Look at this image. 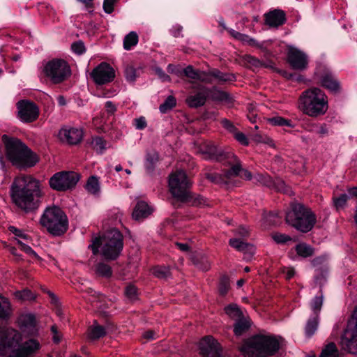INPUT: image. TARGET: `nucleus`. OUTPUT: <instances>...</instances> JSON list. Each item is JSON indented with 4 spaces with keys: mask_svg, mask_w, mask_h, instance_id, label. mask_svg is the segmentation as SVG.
Instances as JSON below:
<instances>
[{
    "mask_svg": "<svg viewBox=\"0 0 357 357\" xmlns=\"http://www.w3.org/2000/svg\"><path fill=\"white\" fill-rule=\"evenodd\" d=\"M230 288V282L229 279L227 275H222L220 278L219 286H218V291L219 293L222 296H225L227 294L229 289Z\"/></svg>",
    "mask_w": 357,
    "mask_h": 357,
    "instance_id": "37998d69",
    "label": "nucleus"
},
{
    "mask_svg": "<svg viewBox=\"0 0 357 357\" xmlns=\"http://www.w3.org/2000/svg\"><path fill=\"white\" fill-rule=\"evenodd\" d=\"M255 178L257 181H259L262 185L266 186H271L272 181L268 176L264 174H257L255 176Z\"/></svg>",
    "mask_w": 357,
    "mask_h": 357,
    "instance_id": "680f3d73",
    "label": "nucleus"
},
{
    "mask_svg": "<svg viewBox=\"0 0 357 357\" xmlns=\"http://www.w3.org/2000/svg\"><path fill=\"white\" fill-rule=\"evenodd\" d=\"M17 116L24 123L35 121L39 116V108L36 103L28 100H21L17 103Z\"/></svg>",
    "mask_w": 357,
    "mask_h": 357,
    "instance_id": "4468645a",
    "label": "nucleus"
},
{
    "mask_svg": "<svg viewBox=\"0 0 357 357\" xmlns=\"http://www.w3.org/2000/svg\"><path fill=\"white\" fill-rule=\"evenodd\" d=\"M125 294L128 299L131 301L135 300L137 296V288L132 284L127 286L125 289Z\"/></svg>",
    "mask_w": 357,
    "mask_h": 357,
    "instance_id": "13d9d810",
    "label": "nucleus"
},
{
    "mask_svg": "<svg viewBox=\"0 0 357 357\" xmlns=\"http://www.w3.org/2000/svg\"><path fill=\"white\" fill-rule=\"evenodd\" d=\"M123 247V236L114 228L105 231L101 237L95 238L93 244L89 246L93 255H97L100 248L101 255L107 260L116 259L120 255Z\"/></svg>",
    "mask_w": 357,
    "mask_h": 357,
    "instance_id": "7ed1b4c3",
    "label": "nucleus"
},
{
    "mask_svg": "<svg viewBox=\"0 0 357 357\" xmlns=\"http://www.w3.org/2000/svg\"><path fill=\"white\" fill-rule=\"evenodd\" d=\"M96 272L104 277H110L112 273L111 267L105 263H98L97 264Z\"/></svg>",
    "mask_w": 357,
    "mask_h": 357,
    "instance_id": "a18cd8bd",
    "label": "nucleus"
},
{
    "mask_svg": "<svg viewBox=\"0 0 357 357\" xmlns=\"http://www.w3.org/2000/svg\"><path fill=\"white\" fill-rule=\"evenodd\" d=\"M135 126L138 130H143L147 126V123L144 116L135 119Z\"/></svg>",
    "mask_w": 357,
    "mask_h": 357,
    "instance_id": "0e129e2a",
    "label": "nucleus"
},
{
    "mask_svg": "<svg viewBox=\"0 0 357 357\" xmlns=\"http://www.w3.org/2000/svg\"><path fill=\"white\" fill-rule=\"evenodd\" d=\"M339 352L333 342L328 344L323 349L320 357H338Z\"/></svg>",
    "mask_w": 357,
    "mask_h": 357,
    "instance_id": "4c0bfd02",
    "label": "nucleus"
},
{
    "mask_svg": "<svg viewBox=\"0 0 357 357\" xmlns=\"http://www.w3.org/2000/svg\"><path fill=\"white\" fill-rule=\"evenodd\" d=\"M182 70L173 64H169L167 66V71L169 73L174 74L178 77H182Z\"/></svg>",
    "mask_w": 357,
    "mask_h": 357,
    "instance_id": "69168bd1",
    "label": "nucleus"
},
{
    "mask_svg": "<svg viewBox=\"0 0 357 357\" xmlns=\"http://www.w3.org/2000/svg\"><path fill=\"white\" fill-rule=\"evenodd\" d=\"M275 188L280 192L291 195L292 194L291 188L286 185L284 181L280 178H276L274 181Z\"/></svg>",
    "mask_w": 357,
    "mask_h": 357,
    "instance_id": "49530a36",
    "label": "nucleus"
},
{
    "mask_svg": "<svg viewBox=\"0 0 357 357\" xmlns=\"http://www.w3.org/2000/svg\"><path fill=\"white\" fill-rule=\"evenodd\" d=\"M43 72L45 76L54 84H59L71 75L69 63L62 59H53L46 63Z\"/></svg>",
    "mask_w": 357,
    "mask_h": 357,
    "instance_id": "1a4fd4ad",
    "label": "nucleus"
},
{
    "mask_svg": "<svg viewBox=\"0 0 357 357\" xmlns=\"http://www.w3.org/2000/svg\"><path fill=\"white\" fill-rule=\"evenodd\" d=\"M4 144L6 156H36V154L17 137L8 135L1 136Z\"/></svg>",
    "mask_w": 357,
    "mask_h": 357,
    "instance_id": "f8f14e48",
    "label": "nucleus"
},
{
    "mask_svg": "<svg viewBox=\"0 0 357 357\" xmlns=\"http://www.w3.org/2000/svg\"><path fill=\"white\" fill-rule=\"evenodd\" d=\"M323 305V296H315L311 303V308L314 316L319 317V313Z\"/></svg>",
    "mask_w": 357,
    "mask_h": 357,
    "instance_id": "c03bdc74",
    "label": "nucleus"
},
{
    "mask_svg": "<svg viewBox=\"0 0 357 357\" xmlns=\"http://www.w3.org/2000/svg\"><path fill=\"white\" fill-rule=\"evenodd\" d=\"M79 180V174L73 171H61L53 174L48 183L52 190L66 192L75 188Z\"/></svg>",
    "mask_w": 357,
    "mask_h": 357,
    "instance_id": "9d476101",
    "label": "nucleus"
},
{
    "mask_svg": "<svg viewBox=\"0 0 357 357\" xmlns=\"http://www.w3.org/2000/svg\"><path fill=\"white\" fill-rule=\"evenodd\" d=\"M12 312L10 303L5 297H0V321L8 319ZM20 334L11 328L0 327V356L9 357H32L39 350L40 343L33 339L20 343Z\"/></svg>",
    "mask_w": 357,
    "mask_h": 357,
    "instance_id": "f257e3e1",
    "label": "nucleus"
},
{
    "mask_svg": "<svg viewBox=\"0 0 357 357\" xmlns=\"http://www.w3.org/2000/svg\"><path fill=\"white\" fill-rule=\"evenodd\" d=\"M11 164L17 169L22 170L35 166L38 158H8Z\"/></svg>",
    "mask_w": 357,
    "mask_h": 357,
    "instance_id": "bb28decb",
    "label": "nucleus"
},
{
    "mask_svg": "<svg viewBox=\"0 0 357 357\" xmlns=\"http://www.w3.org/2000/svg\"><path fill=\"white\" fill-rule=\"evenodd\" d=\"M86 190L91 194H97L100 191V184L96 176H92L89 178L86 185Z\"/></svg>",
    "mask_w": 357,
    "mask_h": 357,
    "instance_id": "c9c22d12",
    "label": "nucleus"
},
{
    "mask_svg": "<svg viewBox=\"0 0 357 357\" xmlns=\"http://www.w3.org/2000/svg\"><path fill=\"white\" fill-rule=\"evenodd\" d=\"M250 327L249 323L243 319L238 320L234 324V332L236 335L240 336L248 330Z\"/></svg>",
    "mask_w": 357,
    "mask_h": 357,
    "instance_id": "79ce46f5",
    "label": "nucleus"
},
{
    "mask_svg": "<svg viewBox=\"0 0 357 357\" xmlns=\"http://www.w3.org/2000/svg\"><path fill=\"white\" fill-rule=\"evenodd\" d=\"M296 252L298 255L302 257H308L314 254L313 248L305 243L298 244L296 246Z\"/></svg>",
    "mask_w": 357,
    "mask_h": 357,
    "instance_id": "72a5a7b5",
    "label": "nucleus"
},
{
    "mask_svg": "<svg viewBox=\"0 0 357 357\" xmlns=\"http://www.w3.org/2000/svg\"><path fill=\"white\" fill-rule=\"evenodd\" d=\"M158 161V158H147L145 162V166L149 171L153 169L154 165Z\"/></svg>",
    "mask_w": 357,
    "mask_h": 357,
    "instance_id": "774afa93",
    "label": "nucleus"
},
{
    "mask_svg": "<svg viewBox=\"0 0 357 357\" xmlns=\"http://www.w3.org/2000/svg\"><path fill=\"white\" fill-rule=\"evenodd\" d=\"M40 223L54 236L63 234L68 228V220L66 215L57 206L46 208L40 218Z\"/></svg>",
    "mask_w": 357,
    "mask_h": 357,
    "instance_id": "0eeeda50",
    "label": "nucleus"
},
{
    "mask_svg": "<svg viewBox=\"0 0 357 357\" xmlns=\"http://www.w3.org/2000/svg\"><path fill=\"white\" fill-rule=\"evenodd\" d=\"M106 328L100 325L96 320L87 330V337L91 340H96L106 335Z\"/></svg>",
    "mask_w": 357,
    "mask_h": 357,
    "instance_id": "cd10ccee",
    "label": "nucleus"
},
{
    "mask_svg": "<svg viewBox=\"0 0 357 357\" xmlns=\"http://www.w3.org/2000/svg\"><path fill=\"white\" fill-rule=\"evenodd\" d=\"M254 139L257 142L266 143V144H270L271 146L274 145L273 140L267 136L263 137V136L257 134V135H255Z\"/></svg>",
    "mask_w": 357,
    "mask_h": 357,
    "instance_id": "e2e57ef3",
    "label": "nucleus"
},
{
    "mask_svg": "<svg viewBox=\"0 0 357 357\" xmlns=\"http://www.w3.org/2000/svg\"><path fill=\"white\" fill-rule=\"evenodd\" d=\"M51 331L53 335L52 339H53L54 342H55L56 344L59 343L61 340V335L59 332L57 326L55 325H53L51 327Z\"/></svg>",
    "mask_w": 357,
    "mask_h": 357,
    "instance_id": "338daca9",
    "label": "nucleus"
},
{
    "mask_svg": "<svg viewBox=\"0 0 357 357\" xmlns=\"http://www.w3.org/2000/svg\"><path fill=\"white\" fill-rule=\"evenodd\" d=\"M16 298L22 301H33L36 298L35 294L27 289H24L22 291H17L15 293Z\"/></svg>",
    "mask_w": 357,
    "mask_h": 357,
    "instance_id": "ea45409f",
    "label": "nucleus"
},
{
    "mask_svg": "<svg viewBox=\"0 0 357 357\" xmlns=\"http://www.w3.org/2000/svg\"><path fill=\"white\" fill-rule=\"evenodd\" d=\"M268 122L275 126H287L294 128V125L291 120L284 119L282 116H277L267 119Z\"/></svg>",
    "mask_w": 357,
    "mask_h": 357,
    "instance_id": "2f4dec72",
    "label": "nucleus"
},
{
    "mask_svg": "<svg viewBox=\"0 0 357 357\" xmlns=\"http://www.w3.org/2000/svg\"><path fill=\"white\" fill-rule=\"evenodd\" d=\"M90 77L97 85L112 82L115 78V70L107 62H101L90 73Z\"/></svg>",
    "mask_w": 357,
    "mask_h": 357,
    "instance_id": "ddd939ff",
    "label": "nucleus"
},
{
    "mask_svg": "<svg viewBox=\"0 0 357 357\" xmlns=\"http://www.w3.org/2000/svg\"><path fill=\"white\" fill-rule=\"evenodd\" d=\"M318 327V317L314 316L312 318L308 319L305 332L307 337H310L314 335Z\"/></svg>",
    "mask_w": 357,
    "mask_h": 357,
    "instance_id": "473e14b6",
    "label": "nucleus"
},
{
    "mask_svg": "<svg viewBox=\"0 0 357 357\" xmlns=\"http://www.w3.org/2000/svg\"><path fill=\"white\" fill-rule=\"evenodd\" d=\"M349 196L347 194H342L339 197H333V203L335 208L338 210L342 208L347 204Z\"/></svg>",
    "mask_w": 357,
    "mask_h": 357,
    "instance_id": "3c124183",
    "label": "nucleus"
},
{
    "mask_svg": "<svg viewBox=\"0 0 357 357\" xmlns=\"http://www.w3.org/2000/svg\"><path fill=\"white\" fill-rule=\"evenodd\" d=\"M183 76H185L191 80H198L206 83L211 82V81L207 77V72L195 69L191 65L188 66L182 70V77Z\"/></svg>",
    "mask_w": 357,
    "mask_h": 357,
    "instance_id": "5701e85b",
    "label": "nucleus"
},
{
    "mask_svg": "<svg viewBox=\"0 0 357 357\" xmlns=\"http://www.w3.org/2000/svg\"><path fill=\"white\" fill-rule=\"evenodd\" d=\"M125 77L128 82H133L137 77V70L132 66H126L124 70Z\"/></svg>",
    "mask_w": 357,
    "mask_h": 357,
    "instance_id": "8fccbe9b",
    "label": "nucleus"
},
{
    "mask_svg": "<svg viewBox=\"0 0 357 357\" xmlns=\"http://www.w3.org/2000/svg\"><path fill=\"white\" fill-rule=\"evenodd\" d=\"M153 274L160 279L167 278L169 274V269L166 266H156L153 269Z\"/></svg>",
    "mask_w": 357,
    "mask_h": 357,
    "instance_id": "de8ad7c7",
    "label": "nucleus"
},
{
    "mask_svg": "<svg viewBox=\"0 0 357 357\" xmlns=\"http://www.w3.org/2000/svg\"><path fill=\"white\" fill-rule=\"evenodd\" d=\"M238 40L241 41L243 44H246L252 47H258L261 49L264 52H267L266 48L264 47L255 39L250 37L248 35L243 33L241 38H240Z\"/></svg>",
    "mask_w": 357,
    "mask_h": 357,
    "instance_id": "a19ab883",
    "label": "nucleus"
},
{
    "mask_svg": "<svg viewBox=\"0 0 357 357\" xmlns=\"http://www.w3.org/2000/svg\"><path fill=\"white\" fill-rule=\"evenodd\" d=\"M245 60L247 63L251 65L255 68H261L262 64V61H260L259 59L255 56L251 55H246L245 57Z\"/></svg>",
    "mask_w": 357,
    "mask_h": 357,
    "instance_id": "bf43d9fd",
    "label": "nucleus"
},
{
    "mask_svg": "<svg viewBox=\"0 0 357 357\" xmlns=\"http://www.w3.org/2000/svg\"><path fill=\"white\" fill-rule=\"evenodd\" d=\"M271 236L273 241L278 244H283L291 241V236L284 234L275 233Z\"/></svg>",
    "mask_w": 357,
    "mask_h": 357,
    "instance_id": "5fc2aeb1",
    "label": "nucleus"
},
{
    "mask_svg": "<svg viewBox=\"0 0 357 357\" xmlns=\"http://www.w3.org/2000/svg\"><path fill=\"white\" fill-rule=\"evenodd\" d=\"M139 41V37L135 31H130L123 39V48L126 50H131L137 45Z\"/></svg>",
    "mask_w": 357,
    "mask_h": 357,
    "instance_id": "7c9ffc66",
    "label": "nucleus"
},
{
    "mask_svg": "<svg viewBox=\"0 0 357 357\" xmlns=\"http://www.w3.org/2000/svg\"><path fill=\"white\" fill-rule=\"evenodd\" d=\"M211 76L218 80V84H223L227 82H233L236 80L234 74L223 73L218 68H213L207 72V77Z\"/></svg>",
    "mask_w": 357,
    "mask_h": 357,
    "instance_id": "a878e982",
    "label": "nucleus"
},
{
    "mask_svg": "<svg viewBox=\"0 0 357 357\" xmlns=\"http://www.w3.org/2000/svg\"><path fill=\"white\" fill-rule=\"evenodd\" d=\"M234 137L237 142H238L242 145L247 146L249 144L248 137L244 133L241 132L237 131L234 135Z\"/></svg>",
    "mask_w": 357,
    "mask_h": 357,
    "instance_id": "052dcab7",
    "label": "nucleus"
},
{
    "mask_svg": "<svg viewBox=\"0 0 357 357\" xmlns=\"http://www.w3.org/2000/svg\"><path fill=\"white\" fill-rule=\"evenodd\" d=\"M222 176L223 181L225 182L237 176L246 180L252 178L251 173L247 169L242 168L239 163L233 165L229 169L224 170Z\"/></svg>",
    "mask_w": 357,
    "mask_h": 357,
    "instance_id": "aec40b11",
    "label": "nucleus"
},
{
    "mask_svg": "<svg viewBox=\"0 0 357 357\" xmlns=\"http://www.w3.org/2000/svg\"><path fill=\"white\" fill-rule=\"evenodd\" d=\"M91 145L97 154H102L109 147L108 142L99 136L92 138Z\"/></svg>",
    "mask_w": 357,
    "mask_h": 357,
    "instance_id": "c756f323",
    "label": "nucleus"
},
{
    "mask_svg": "<svg viewBox=\"0 0 357 357\" xmlns=\"http://www.w3.org/2000/svg\"><path fill=\"white\" fill-rule=\"evenodd\" d=\"M13 203L25 213L36 210L43 193L40 182L31 176H20L14 178L10 188Z\"/></svg>",
    "mask_w": 357,
    "mask_h": 357,
    "instance_id": "f03ea898",
    "label": "nucleus"
},
{
    "mask_svg": "<svg viewBox=\"0 0 357 357\" xmlns=\"http://www.w3.org/2000/svg\"><path fill=\"white\" fill-rule=\"evenodd\" d=\"M275 71L287 79H295L298 82L303 80V76L296 73H291L287 70L280 69H276Z\"/></svg>",
    "mask_w": 357,
    "mask_h": 357,
    "instance_id": "09e8293b",
    "label": "nucleus"
},
{
    "mask_svg": "<svg viewBox=\"0 0 357 357\" xmlns=\"http://www.w3.org/2000/svg\"><path fill=\"white\" fill-rule=\"evenodd\" d=\"M209 94L211 99L215 102H221L228 105H232L234 101L233 97L229 93L220 90L216 87L209 89L208 95Z\"/></svg>",
    "mask_w": 357,
    "mask_h": 357,
    "instance_id": "393cba45",
    "label": "nucleus"
},
{
    "mask_svg": "<svg viewBox=\"0 0 357 357\" xmlns=\"http://www.w3.org/2000/svg\"><path fill=\"white\" fill-rule=\"evenodd\" d=\"M119 0H104L103 1V10L107 14H111L114 10V5Z\"/></svg>",
    "mask_w": 357,
    "mask_h": 357,
    "instance_id": "4d7b16f0",
    "label": "nucleus"
},
{
    "mask_svg": "<svg viewBox=\"0 0 357 357\" xmlns=\"http://www.w3.org/2000/svg\"><path fill=\"white\" fill-rule=\"evenodd\" d=\"M151 213V208L144 202H139L132 213V218L135 220H139L146 218Z\"/></svg>",
    "mask_w": 357,
    "mask_h": 357,
    "instance_id": "c85d7f7f",
    "label": "nucleus"
},
{
    "mask_svg": "<svg viewBox=\"0 0 357 357\" xmlns=\"http://www.w3.org/2000/svg\"><path fill=\"white\" fill-rule=\"evenodd\" d=\"M285 221L298 231L307 233L316 223V217L309 208L301 203L294 202L286 213Z\"/></svg>",
    "mask_w": 357,
    "mask_h": 357,
    "instance_id": "423d86ee",
    "label": "nucleus"
},
{
    "mask_svg": "<svg viewBox=\"0 0 357 357\" xmlns=\"http://www.w3.org/2000/svg\"><path fill=\"white\" fill-rule=\"evenodd\" d=\"M299 109L310 117L324 115L328 110V97L317 87H312L303 91L298 98Z\"/></svg>",
    "mask_w": 357,
    "mask_h": 357,
    "instance_id": "20e7f679",
    "label": "nucleus"
},
{
    "mask_svg": "<svg viewBox=\"0 0 357 357\" xmlns=\"http://www.w3.org/2000/svg\"><path fill=\"white\" fill-rule=\"evenodd\" d=\"M225 313L232 319H240L242 312L236 304H230L225 307Z\"/></svg>",
    "mask_w": 357,
    "mask_h": 357,
    "instance_id": "58836bf2",
    "label": "nucleus"
},
{
    "mask_svg": "<svg viewBox=\"0 0 357 357\" xmlns=\"http://www.w3.org/2000/svg\"><path fill=\"white\" fill-rule=\"evenodd\" d=\"M59 137L61 141L69 144H77L82 139L83 132L75 128H62L59 132Z\"/></svg>",
    "mask_w": 357,
    "mask_h": 357,
    "instance_id": "a211bd4d",
    "label": "nucleus"
},
{
    "mask_svg": "<svg viewBox=\"0 0 357 357\" xmlns=\"http://www.w3.org/2000/svg\"><path fill=\"white\" fill-rule=\"evenodd\" d=\"M321 85L333 93H339L341 89L340 82L329 71L326 72L321 76Z\"/></svg>",
    "mask_w": 357,
    "mask_h": 357,
    "instance_id": "4be33fe9",
    "label": "nucleus"
},
{
    "mask_svg": "<svg viewBox=\"0 0 357 357\" xmlns=\"http://www.w3.org/2000/svg\"><path fill=\"white\" fill-rule=\"evenodd\" d=\"M195 153L207 155L208 156H222V154L218 151V149L213 142L211 141H203L195 144Z\"/></svg>",
    "mask_w": 357,
    "mask_h": 357,
    "instance_id": "412c9836",
    "label": "nucleus"
},
{
    "mask_svg": "<svg viewBox=\"0 0 357 357\" xmlns=\"http://www.w3.org/2000/svg\"><path fill=\"white\" fill-rule=\"evenodd\" d=\"M220 124L225 130L231 133L233 135L238 131V129L234 126V124L227 119H222L220 120Z\"/></svg>",
    "mask_w": 357,
    "mask_h": 357,
    "instance_id": "603ef678",
    "label": "nucleus"
},
{
    "mask_svg": "<svg viewBox=\"0 0 357 357\" xmlns=\"http://www.w3.org/2000/svg\"><path fill=\"white\" fill-rule=\"evenodd\" d=\"M21 327L24 333L29 335H34L37 332L34 315L29 314L21 317Z\"/></svg>",
    "mask_w": 357,
    "mask_h": 357,
    "instance_id": "b1692460",
    "label": "nucleus"
},
{
    "mask_svg": "<svg viewBox=\"0 0 357 357\" xmlns=\"http://www.w3.org/2000/svg\"><path fill=\"white\" fill-rule=\"evenodd\" d=\"M17 243L20 250L35 258H38V255L32 250V248L29 245H26L25 243H24L20 239L17 240Z\"/></svg>",
    "mask_w": 357,
    "mask_h": 357,
    "instance_id": "6e6d98bb",
    "label": "nucleus"
},
{
    "mask_svg": "<svg viewBox=\"0 0 357 357\" xmlns=\"http://www.w3.org/2000/svg\"><path fill=\"white\" fill-rule=\"evenodd\" d=\"M176 105V100L174 96H169L159 107L160 112L165 114L172 109Z\"/></svg>",
    "mask_w": 357,
    "mask_h": 357,
    "instance_id": "e433bc0d",
    "label": "nucleus"
},
{
    "mask_svg": "<svg viewBox=\"0 0 357 357\" xmlns=\"http://www.w3.org/2000/svg\"><path fill=\"white\" fill-rule=\"evenodd\" d=\"M340 345L343 350L349 353L357 351V309L348 321L341 337Z\"/></svg>",
    "mask_w": 357,
    "mask_h": 357,
    "instance_id": "9b49d317",
    "label": "nucleus"
},
{
    "mask_svg": "<svg viewBox=\"0 0 357 357\" xmlns=\"http://www.w3.org/2000/svg\"><path fill=\"white\" fill-rule=\"evenodd\" d=\"M287 62L293 69L298 70H305L308 64L305 54L296 49H291L288 52Z\"/></svg>",
    "mask_w": 357,
    "mask_h": 357,
    "instance_id": "dca6fc26",
    "label": "nucleus"
},
{
    "mask_svg": "<svg viewBox=\"0 0 357 357\" xmlns=\"http://www.w3.org/2000/svg\"><path fill=\"white\" fill-rule=\"evenodd\" d=\"M208 88L201 87L199 91L186 98L185 103L190 108H198L204 105L208 96Z\"/></svg>",
    "mask_w": 357,
    "mask_h": 357,
    "instance_id": "6ab92c4d",
    "label": "nucleus"
},
{
    "mask_svg": "<svg viewBox=\"0 0 357 357\" xmlns=\"http://www.w3.org/2000/svg\"><path fill=\"white\" fill-rule=\"evenodd\" d=\"M199 349L202 357H221L220 346L211 336H206L201 340Z\"/></svg>",
    "mask_w": 357,
    "mask_h": 357,
    "instance_id": "2eb2a0df",
    "label": "nucleus"
},
{
    "mask_svg": "<svg viewBox=\"0 0 357 357\" xmlns=\"http://www.w3.org/2000/svg\"><path fill=\"white\" fill-rule=\"evenodd\" d=\"M279 349L280 343L274 337L257 335L246 340L240 351L245 357H268Z\"/></svg>",
    "mask_w": 357,
    "mask_h": 357,
    "instance_id": "39448f33",
    "label": "nucleus"
},
{
    "mask_svg": "<svg viewBox=\"0 0 357 357\" xmlns=\"http://www.w3.org/2000/svg\"><path fill=\"white\" fill-rule=\"evenodd\" d=\"M192 183L185 171L178 169L171 173L169 176V190L173 197L180 202L190 201L191 196L189 191Z\"/></svg>",
    "mask_w": 357,
    "mask_h": 357,
    "instance_id": "6e6552de",
    "label": "nucleus"
},
{
    "mask_svg": "<svg viewBox=\"0 0 357 357\" xmlns=\"http://www.w3.org/2000/svg\"><path fill=\"white\" fill-rule=\"evenodd\" d=\"M71 50L74 53L78 55L83 54L86 52L84 43L82 40L73 43Z\"/></svg>",
    "mask_w": 357,
    "mask_h": 357,
    "instance_id": "864d4df0",
    "label": "nucleus"
},
{
    "mask_svg": "<svg viewBox=\"0 0 357 357\" xmlns=\"http://www.w3.org/2000/svg\"><path fill=\"white\" fill-rule=\"evenodd\" d=\"M229 245L238 251L252 250L253 246L238 238L229 240Z\"/></svg>",
    "mask_w": 357,
    "mask_h": 357,
    "instance_id": "f704fd0d",
    "label": "nucleus"
},
{
    "mask_svg": "<svg viewBox=\"0 0 357 357\" xmlns=\"http://www.w3.org/2000/svg\"><path fill=\"white\" fill-rule=\"evenodd\" d=\"M264 24L271 28H278L286 21V14L280 9L271 10L264 15Z\"/></svg>",
    "mask_w": 357,
    "mask_h": 357,
    "instance_id": "f3484780",
    "label": "nucleus"
}]
</instances>
